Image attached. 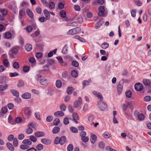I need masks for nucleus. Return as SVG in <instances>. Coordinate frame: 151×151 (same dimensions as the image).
<instances>
[{
	"label": "nucleus",
	"mask_w": 151,
	"mask_h": 151,
	"mask_svg": "<svg viewBox=\"0 0 151 151\" xmlns=\"http://www.w3.org/2000/svg\"><path fill=\"white\" fill-rule=\"evenodd\" d=\"M102 21L100 20L99 22L96 23L95 25V28L96 29L99 28L102 25Z\"/></svg>",
	"instance_id": "e433bc0d"
},
{
	"label": "nucleus",
	"mask_w": 151,
	"mask_h": 151,
	"mask_svg": "<svg viewBox=\"0 0 151 151\" xmlns=\"http://www.w3.org/2000/svg\"><path fill=\"white\" fill-rule=\"evenodd\" d=\"M40 83L42 85H45L47 84V80L46 78H43L40 80Z\"/></svg>",
	"instance_id": "f3484780"
},
{
	"label": "nucleus",
	"mask_w": 151,
	"mask_h": 151,
	"mask_svg": "<svg viewBox=\"0 0 151 151\" xmlns=\"http://www.w3.org/2000/svg\"><path fill=\"white\" fill-rule=\"evenodd\" d=\"M63 123L65 125H67L69 123V121L68 118L67 117H65L63 119Z\"/></svg>",
	"instance_id": "bf43d9fd"
},
{
	"label": "nucleus",
	"mask_w": 151,
	"mask_h": 151,
	"mask_svg": "<svg viewBox=\"0 0 151 151\" xmlns=\"http://www.w3.org/2000/svg\"><path fill=\"white\" fill-rule=\"evenodd\" d=\"M22 142L23 144L30 145L32 144V142L29 139H25L23 140Z\"/></svg>",
	"instance_id": "4c0bfd02"
},
{
	"label": "nucleus",
	"mask_w": 151,
	"mask_h": 151,
	"mask_svg": "<svg viewBox=\"0 0 151 151\" xmlns=\"http://www.w3.org/2000/svg\"><path fill=\"white\" fill-rule=\"evenodd\" d=\"M41 142L43 144L48 145L52 143V140L47 138H43L41 139Z\"/></svg>",
	"instance_id": "423d86ee"
},
{
	"label": "nucleus",
	"mask_w": 151,
	"mask_h": 151,
	"mask_svg": "<svg viewBox=\"0 0 151 151\" xmlns=\"http://www.w3.org/2000/svg\"><path fill=\"white\" fill-rule=\"evenodd\" d=\"M47 19H48L44 17H40L38 19L39 21L41 22H45L46 21Z\"/></svg>",
	"instance_id": "3c124183"
},
{
	"label": "nucleus",
	"mask_w": 151,
	"mask_h": 151,
	"mask_svg": "<svg viewBox=\"0 0 151 151\" xmlns=\"http://www.w3.org/2000/svg\"><path fill=\"white\" fill-rule=\"evenodd\" d=\"M60 122V121L59 119L58 118H57L53 120V124L54 125L56 126Z\"/></svg>",
	"instance_id": "09e8293b"
},
{
	"label": "nucleus",
	"mask_w": 151,
	"mask_h": 151,
	"mask_svg": "<svg viewBox=\"0 0 151 151\" xmlns=\"http://www.w3.org/2000/svg\"><path fill=\"white\" fill-rule=\"evenodd\" d=\"M60 140L59 137H57L55 139L54 143L56 145L60 144Z\"/></svg>",
	"instance_id": "864d4df0"
},
{
	"label": "nucleus",
	"mask_w": 151,
	"mask_h": 151,
	"mask_svg": "<svg viewBox=\"0 0 151 151\" xmlns=\"http://www.w3.org/2000/svg\"><path fill=\"white\" fill-rule=\"evenodd\" d=\"M91 81V79H89L88 81H84L83 83V89L84 87L89 85V83Z\"/></svg>",
	"instance_id": "72a5a7b5"
},
{
	"label": "nucleus",
	"mask_w": 151,
	"mask_h": 151,
	"mask_svg": "<svg viewBox=\"0 0 151 151\" xmlns=\"http://www.w3.org/2000/svg\"><path fill=\"white\" fill-rule=\"evenodd\" d=\"M68 35H74L76 34L75 30L74 29L69 30L67 32Z\"/></svg>",
	"instance_id": "58836bf2"
},
{
	"label": "nucleus",
	"mask_w": 151,
	"mask_h": 151,
	"mask_svg": "<svg viewBox=\"0 0 151 151\" xmlns=\"http://www.w3.org/2000/svg\"><path fill=\"white\" fill-rule=\"evenodd\" d=\"M29 138L31 141L33 142H35L37 140L36 137L33 135L30 136Z\"/></svg>",
	"instance_id": "8fccbe9b"
},
{
	"label": "nucleus",
	"mask_w": 151,
	"mask_h": 151,
	"mask_svg": "<svg viewBox=\"0 0 151 151\" xmlns=\"http://www.w3.org/2000/svg\"><path fill=\"white\" fill-rule=\"evenodd\" d=\"M60 128L58 127H54L52 130V132L53 134H56L58 133L60 131Z\"/></svg>",
	"instance_id": "a878e982"
},
{
	"label": "nucleus",
	"mask_w": 151,
	"mask_h": 151,
	"mask_svg": "<svg viewBox=\"0 0 151 151\" xmlns=\"http://www.w3.org/2000/svg\"><path fill=\"white\" fill-rule=\"evenodd\" d=\"M109 44L106 42H104L101 45V47L103 49H105L109 47Z\"/></svg>",
	"instance_id": "79ce46f5"
},
{
	"label": "nucleus",
	"mask_w": 151,
	"mask_h": 151,
	"mask_svg": "<svg viewBox=\"0 0 151 151\" xmlns=\"http://www.w3.org/2000/svg\"><path fill=\"white\" fill-rule=\"evenodd\" d=\"M151 100V97L150 96H145L144 98V100L146 102L150 101Z\"/></svg>",
	"instance_id": "338daca9"
},
{
	"label": "nucleus",
	"mask_w": 151,
	"mask_h": 151,
	"mask_svg": "<svg viewBox=\"0 0 151 151\" xmlns=\"http://www.w3.org/2000/svg\"><path fill=\"white\" fill-rule=\"evenodd\" d=\"M35 136L37 137H40L45 136V133L42 131H37L35 133Z\"/></svg>",
	"instance_id": "6e6552de"
},
{
	"label": "nucleus",
	"mask_w": 151,
	"mask_h": 151,
	"mask_svg": "<svg viewBox=\"0 0 151 151\" xmlns=\"http://www.w3.org/2000/svg\"><path fill=\"white\" fill-rule=\"evenodd\" d=\"M24 83V82L21 80L19 81L17 83V86L18 87L20 88L23 86Z\"/></svg>",
	"instance_id": "a18cd8bd"
},
{
	"label": "nucleus",
	"mask_w": 151,
	"mask_h": 151,
	"mask_svg": "<svg viewBox=\"0 0 151 151\" xmlns=\"http://www.w3.org/2000/svg\"><path fill=\"white\" fill-rule=\"evenodd\" d=\"M60 144L61 145H63L65 143L66 140V137L65 136H62L60 138Z\"/></svg>",
	"instance_id": "a211bd4d"
},
{
	"label": "nucleus",
	"mask_w": 151,
	"mask_h": 151,
	"mask_svg": "<svg viewBox=\"0 0 151 151\" xmlns=\"http://www.w3.org/2000/svg\"><path fill=\"white\" fill-rule=\"evenodd\" d=\"M70 129L71 132L73 133H76L78 132V129L76 128L71 127L70 128Z\"/></svg>",
	"instance_id": "f704fd0d"
},
{
	"label": "nucleus",
	"mask_w": 151,
	"mask_h": 151,
	"mask_svg": "<svg viewBox=\"0 0 151 151\" xmlns=\"http://www.w3.org/2000/svg\"><path fill=\"white\" fill-rule=\"evenodd\" d=\"M99 11L98 15L99 16L101 17L105 16V9L104 6H100L99 8Z\"/></svg>",
	"instance_id": "39448f33"
},
{
	"label": "nucleus",
	"mask_w": 151,
	"mask_h": 151,
	"mask_svg": "<svg viewBox=\"0 0 151 151\" xmlns=\"http://www.w3.org/2000/svg\"><path fill=\"white\" fill-rule=\"evenodd\" d=\"M11 92L13 96H16V97H19V93L16 90L14 89H12L11 90Z\"/></svg>",
	"instance_id": "5701e85b"
},
{
	"label": "nucleus",
	"mask_w": 151,
	"mask_h": 151,
	"mask_svg": "<svg viewBox=\"0 0 151 151\" xmlns=\"http://www.w3.org/2000/svg\"><path fill=\"white\" fill-rule=\"evenodd\" d=\"M74 90V88L72 87L69 86L67 88L66 93L68 94H70L72 91Z\"/></svg>",
	"instance_id": "412c9836"
},
{
	"label": "nucleus",
	"mask_w": 151,
	"mask_h": 151,
	"mask_svg": "<svg viewBox=\"0 0 151 151\" xmlns=\"http://www.w3.org/2000/svg\"><path fill=\"white\" fill-rule=\"evenodd\" d=\"M56 85L58 88H60L62 86L61 81L60 80H57L56 82Z\"/></svg>",
	"instance_id": "7c9ffc66"
},
{
	"label": "nucleus",
	"mask_w": 151,
	"mask_h": 151,
	"mask_svg": "<svg viewBox=\"0 0 151 151\" xmlns=\"http://www.w3.org/2000/svg\"><path fill=\"white\" fill-rule=\"evenodd\" d=\"M126 96L128 98H130L132 96V93L131 91H127L125 93Z\"/></svg>",
	"instance_id": "4d7b16f0"
},
{
	"label": "nucleus",
	"mask_w": 151,
	"mask_h": 151,
	"mask_svg": "<svg viewBox=\"0 0 151 151\" xmlns=\"http://www.w3.org/2000/svg\"><path fill=\"white\" fill-rule=\"evenodd\" d=\"M57 58L58 59L59 63H60V65H62L65 66L67 65L66 63H64V64H63V60L61 56H59L57 57Z\"/></svg>",
	"instance_id": "b1692460"
},
{
	"label": "nucleus",
	"mask_w": 151,
	"mask_h": 151,
	"mask_svg": "<svg viewBox=\"0 0 151 151\" xmlns=\"http://www.w3.org/2000/svg\"><path fill=\"white\" fill-rule=\"evenodd\" d=\"M40 31L39 29H37L33 34H32L31 35L33 37H36L40 35Z\"/></svg>",
	"instance_id": "c9c22d12"
},
{
	"label": "nucleus",
	"mask_w": 151,
	"mask_h": 151,
	"mask_svg": "<svg viewBox=\"0 0 151 151\" xmlns=\"http://www.w3.org/2000/svg\"><path fill=\"white\" fill-rule=\"evenodd\" d=\"M81 100V97H79L78 98V100H76L74 103V107L76 108H78L79 110L81 109V105L82 104Z\"/></svg>",
	"instance_id": "7ed1b4c3"
},
{
	"label": "nucleus",
	"mask_w": 151,
	"mask_h": 151,
	"mask_svg": "<svg viewBox=\"0 0 151 151\" xmlns=\"http://www.w3.org/2000/svg\"><path fill=\"white\" fill-rule=\"evenodd\" d=\"M97 140V136L94 134L91 135L90 141L92 144H94Z\"/></svg>",
	"instance_id": "ddd939ff"
},
{
	"label": "nucleus",
	"mask_w": 151,
	"mask_h": 151,
	"mask_svg": "<svg viewBox=\"0 0 151 151\" xmlns=\"http://www.w3.org/2000/svg\"><path fill=\"white\" fill-rule=\"evenodd\" d=\"M71 74L72 76L75 78L77 77L78 75L77 71L75 70H73L71 71Z\"/></svg>",
	"instance_id": "bb28decb"
},
{
	"label": "nucleus",
	"mask_w": 151,
	"mask_h": 151,
	"mask_svg": "<svg viewBox=\"0 0 151 151\" xmlns=\"http://www.w3.org/2000/svg\"><path fill=\"white\" fill-rule=\"evenodd\" d=\"M8 86L7 85H0V91H3L7 89Z\"/></svg>",
	"instance_id": "a19ab883"
},
{
	"label": "nucleus",
	"mask_w": 151,
	"mask_h": 151,
	"mask_svg": "<svg viewBox=\"0 0 151 151\" xmlns=\"http://www.w3.org/2000/svg\"><path fill=\"white\" fill-rule=\"evenodd\" d=\"M60 14L61 17L64 18L66 16V13L65 12L64 10H62L60 12Z\"/></svg>",
	"instance_id": "69168bd1"
},
{
	"label": "nucleus",
	"mask_w": 151,
	"mask_h": 151,
	"mask_svg": "<svg viewBox=\"0 0 151 151\" xmlns=\"http://www.w3.org/2000/svg\"><path fill=\"white\" fill-rule=\"evenodd\" d=\"M36 148L38 151H41L43 148V145L41 144L37 145L36 146Z\"/></svg>",
	"instance_id": "ea45409f"
},
{
	"label": "nucleus",
	"mask_w": 151,
	"mask_h": 151,
	"mask_svg": "<svg viewBox=\"0 0 151 151\" xmlns=\"http://www.w3.org/2000/svg\"><path fill=\"white\" fill-rule=\"evenodd\" d=\"M67 150L68 151H72L73 150V145L69 144L68 146Z\"/></svg>",
	"instance_id": "052dcab7"
},
{
	"label": "nucleus",
	"mask_w": 151,
	"mask_h": 151,
	"mask_svg": "<svg viewBox=\"0 0 151 151\" xmlns=\"http://www.w3.org/2000/svg\"><path fill=\"white\" fill-rule=\"evenodd\" d=\"M6 81V78L4 76H0V83H5Z\"/></svg>",
	"instance_id": "c85d7f7f"
},
{
	"label": "nucleus",
	"mask_w": 151,
	"mask_h": 151,
	"mask_svg": "<svg viewBox=\"0 0 151 151\" xmlns=\"http://www.w3.org/2000/svg\"><path fill=\"white\" fill-rule=\"evenodd\" d=\"M66 26H70L74 27H77L78 25V23L76 22H69L67 23L66 24Z\"/></svg>",
	"instance_id": "4468645a"
},
{
	"label": "nucleus",
	"mask_w": 151,
	"mask_h": 151,
	"mask_svg": "<svg viewBox=\"0 0 151 151\" xmlns=\"http://www.w3.org/2000/svg\"><path fill=\"white\" fill-rule=\"evenodd\" d=\"M25 48L27 51H30L32 49V45L29 43L25 45Z\"/></svg>",
	"instance_id": "2eb2a0df"
},
{
	"label": "nucleus",
	"mask_w": 151,
	"mask_h": 151,
	"mask_svg": "<svg viewBox=\"0 0 151 151\" xmlns=\"http://www.w3.org/2000/svg\"><path fill=\"white\" fill-rule=\"evenodd\" d=\"M31 111L28 109H26L24 111V113L26 115L29 116L31 115Z\"/></svg>",
	"instance_id": "37998d69"
},
{
	"label": "nucleus",
	"mask_w": 151,
	"mask_h": 151,
	"mask_svg": "<svg viewBox=\"0 0 151 151\" xmlns=\"http://www.w3.org/2000/svg\"><path fill=\"white\" fill-rule=\"evenodd\" d=\"M13 144L14 145L15 147H16L18 146V140H17V138H15L14 139Z\"/></svg>",
	"instance_id": "de8ad7c7"
},
{
	"label": "nucleus",
	"mask_w": 151,
	"mask_h": 151,
	"mask_svg": "<svg viewBox=\"0 0 151 151\" xmlns=\"http://www.w3.org/2000/svg\"><path fill=\"white\" fill-rule=\"evenodd\" d=\"M28 128L26 129V133L28 134H31L33 132L32 128H34V125L32 123H30L28 125Z\"/></svg>",
	"instance_id": "20e7f679"
},
{
	"label": "nucleus",
	"mask_w": 151,
	"mask_h": 151,
	"mask_svg": "<svg viewBox=\"0 0 151 151\" xmlns=\"http://www.w3.org/2000/svg\"><path fill=\"white\" fill-rule=\"evenodd\" d=\"M81 140L84 142H87L89 140V138L85 136L81 138Z\"/></svg>",
	"instance_id": "0e129e2a"
},
{
	"label": "nucleus",
	"mask_w": 151,
	"mask_h": 151,
	"mask_svg": "<svg viewBox=\"0 0 151 151\" xmlns=\"http://www.w3.org/2000/svg\"><path fill=\"white\" fill-rule=\"evenodd\" d=\"M22 98L24 99H29L31 97V95L30 93L26 92L23 94L22 95Z\"/></svg>",
	"instance_id": "9d476101"
},
{
	"label": "nucleus",
	"mask_w": 151,
	"mask_h": 151,
	"mask_svg": "<svg viewBox=\"0 0 151 151\" xmlns=\"http://www.w3.org/2000/svg\"><path fill=\"white\" fill-rule=\"evenodd\" d=\"M13 66L14 69H16L19 68V65L18 62H15L13 63Z\"/></svg>",
	"instance_id": "49530a36"
},
{
	"label": "nucleus",
	"mask_w": 151,
	"mask_h": 151,
	"mask_svg": "<svg viewBox=\"0 0 151 151\" xmlns=\"http://www.w3.org/2000/svg\"><path fill=\"white\" fill-rule=\"evenodd\" d=\"M23 29L25 30L27 32L30 33L32 31L33 29L31 26L28 25L26 27L24 28Z\"/></svg>",
	"instance_id": "393cba45"
},
{
	"label": "nucleus",
	"mask_w": 151,
	"mask_h": 151,
	"mask_svg": "<svg viewBox=\"0 0 151 151\" xmlns=\"http://www.w3.org/2000/svg\"><path fill=\"white\" fill-rule=\"evenodd\" d=\"M19 17L21 19H22V17H24L25 14V11L23 9H22L19 10Z\"/></svg>",
	"instance_id": "dca6fc26"
},
{
	"label": "nucleus",
	"mask_w": 151,
	"mask_h": 151,
	"mask_svg": "<svg viewBox=\"0 0 151 151\" xmlns=\"http://www.w3.org/2000/svg\"><path fill=\"white\" fill-rule=\"evenodd\" d=\"M72 65L74 67H77L79 65V63L77 61L74 60L72 62Z\"/></svg>",
	"instance_id": "603ef678"
},
{
	"label": "nucleus",
	"mask_w": 151,
	"mask_h": 151,
	"mask_svg": "<svg viewBox=\"0 0 151 151\" xmlns=\"http://www.w3.org/2000/svg\"><path fill=\"white\" fill-rule=\"evenodd\" d=\"M60 109L62 112L65 111L66 110V107L64 104H62L60 105Z\"/></svg>",
	"instance_id": "6e6d98bb"
},
{
	"label": "nucleus",
	"mask_w": 151,
	"mask_h": 151,
	"mask_svg": "<svg viewBox=\"0 0 151 151\" xmlns=\"http://www.w3.org/2000/svg\"><path fill=\"white\" fill-rule=\"evenodd\" d=\"M53 119V117L52 116H48L46 118V120L47 122H51Z\"/></svg>",
	"instance_id": "774afa93"
},
{
	"label": "nucleus",
	"mask_w": 151,
	"mask_h": 151,
	"mask_svg": "<svg viewBox=\"0 0 151 151\" xmlns=\"http://www.w3.org/2000/svg\"><path fill=\"white\" fill-rule=\"evenodd\" d=\"M18 49L16 47H13L11 49V50L10 51L13 53L16 54L18 52Z\"/></svg>",
	"instance_id": "5fc2aeb1"
},
{
	"label": "nucleus",
	"mask_w": 151,
	"mask_h": 151,
	"mask_svg": "<svg viewBox=\"0 0 151 151\" xmlns=\"http://www.w3.org/2000/svg\"><path fill=\"white\" fill-rule=\"evenodd\" d=\"M134 88L137 91H140L143 89V87L142 84L138 83L135 84Z\"/></svg>",
	"instance_id": "0eeeda50"
},
{
	"label": "nucleus",
	"mask_w": 151,
	"mask_h": 151,
	"mask_svg": "<svg viewBox=\"0 0 151 151\" xmlns=\"http://www.w3.org/2000/svg\"><path fill=\"white\" fill-rule=\"evenodd\" d=\"M54 115L56 117H62L64 116V114L61 111H58L54 114Z\"/></svg>",
	"instance_id": "9b49d317"
},
{
	"label": "nucleus",
	"mask_w": 151,
	"mask_h": 151,
	"mask_svg": "<svg viewBox=\"0 0 151 151\" xmlns=\"http://www.w3.org/2000/svg\"><path fill=\"white\" fill-rule=\"evenodd\" d=\"M93 93L94 95L96 96L100 100V101H103V97L101 93L94 91H93Z\"/></svg>",
	"instance_id": "1a4fd4ad"
},
{
	"label": "nucleus",
	"mask_w": 151,
	"mask_h": 151,
	"mask_svg": "<svg viewBox=\"0 0 151 151\" xmlns=\"http://www.w3.org/2000/svg\"><path fill=\"white\" fill-rule=\"evenodd\" d=\"M103 136L105 138L108 139L111 137V135L108 132H105L103 134Z\"/></svg>",
	"instance_id": "cd10ccee"
},
{
	"label": "nucleus",
	"mask_w": 151,
	"mask_h": 151,
	"mask_svg": "<svg viewBox=\"0 0 151 151\" xmlns=\"http://www.w3.org/2000/svg\"><path fill=\"white\" fill-rule=\"evenodd\" d=\"M3 64L6 68H8L9 66V63L7 59H5L3 61Z\"/></svg>",
	"instance_id": "4be33fe9"
},
{
	"label": "nucleus",
	"mask_w": 151,
	"mask_h": 151,
	"mask_svg": "<svg viewBox=\"0 0 151 151\" xmlns=\"http://www.w3.org/2000/svg\"><path fill=\"white\" fill-rule=\"evenodd\" d=\"M5 36L6 39H9L11 37L12 34L10 32H7L5 33Z\"/></svg>",
	"instance_id": "680f3d73"
},
{
	"label": "nucleus",
	"mask_w": 151,
	"mask_h": 151,
	"mask_svg": "<svg viewBox=\"0 0 151 151\" xmlns=\"http://www.w3.org/2000/svg\"><path fill=\"white\" fill-rule=\"evenodd\" d=\"M26 12L27 15L29 17L32 19L33 18L34 14L31 9H27L26 10Z\"/></svg>",
	"instance_id": "f8f14e48"
},
{
	"label": "nucleus",
	"mask_w": 151,
	"mask_h": 151,
	"mask_svg": "<svg viewBox=\"0 0 151 151\" xmlns=\"http://www.w3.org/2000/svg\"><path fill=\"white\" fill-rule=\"evenodd\" d=\"M97 105L100 110L101 111H106L108 110L107 104L105 102L103 101H98Z\"/></svg>",
	"instance_id": "f257e3e1"
},
{
	"label": "nucleus",
	"mask_w": 151,
	"mask_h": 151,
	"mask_svg": "<svg viewBox=\"0 0 151 151\" xmlns=\"http://www.w3.org/2000/svg\"><path fill=\"white\" fill-rule=\"evenodd\" d=\"M73 119H79V116L77 113H74L72 114Z\"/></svg>",
	"instance_id": "c03bdc74"
},
{
	"label": "nucleus",
	"mask_w": 151,
	"mask_h": 151,
	"mask_svg": "<svg viewBox=\"0 0 151 151\" xmlns=\"http://www.w3.org/2000/svg\"><path fill=\"white\" fill-rule=\"evenodd\" d=\"M143 83L146 86H149L150 85V82L149 79H145L143 80Z\"/></svg>",
	"instance_id": "2f4dec72"
},
{
	"label": "nucleus",
	"mask_w": 151,
	"mask_h": 151,
	"mask_svg": "<svg viewBox=\"0 0 151 151\" xmlns=\"http://www.w3.org/2000/svg\"><path fill=\"white\" fill-rule=\"evenodd\" d=\"M6 146L7 148L10 150L13 151L14 150V148L13 145L10 142H7L6 143Z\"/></svg>",
	"instance_id": "6ab92c4d"
},
{
	"label": "nucleus",
	"mask_w": 151,
	"mask_h": 151,
	"mask_svg": "<svg viewBox=\"0 0 151 151\" xmlns=\"http://www.w3.org/2000/svg\"><path fill=\"white\" fill-rule=\"evenodd\" d=\"M124 82V80L122 79L119 82V84L117 86V92L118 94L120 95L122 93L123 88V84Z\"/></svg>",
	"instance_id": "f03ea898"
},
{
	"label": "nucleus",
	"mask_w": 151,
	"mask_h": 151,
	"mask_svg": "<svg viewBox=\"0 0 151 151\" xmlns=\"http://www.w3.org/2000/svg\"><path fill=\"white\" fill-rule=\"evenodd\" d=\"M44 15L48 19H50V14L49 11L46 9H45L44 10Z\"/></svg>",
	"instance_id": "aec40b11"
},
{
	"label": "nucleus",
	"mask_w": 151,
	"mask_h": 151,
	"mask_svg": "<svg viewBox=\"0 0 151 151\" xmlns=\"http://www.w3.org/2000/svg\"><path fill=\"white\" fill-rule=\"evenodd\" d=\"M74 38L79 40L81 42H85L86 41L83 38L80 37L78 36H75L74 37Z\"/></svg>",
	"instance_id": "473e14b6"
},
{
	"label": "nucleus",
	"mask_w": 151,
	"mask_h": 151,
	"mask_svg": "<svg viewBox=\"0 0 151 151\" xmlns=\"http://www.w3.org/2000/svg\"><path fill=\"white\" fill-rule=\"evenodd\" d=\"M124 115L125 116L126 118L128 119H131L132 116V115L130 114H129L126 112L124 113Z\"/></svg>",
	"instance_id": "e2e57ef3"
},
{
	"label": "nucleus",
	"mask_w": 151,
	"mask_h": 151,
	"mask_svg": "<svg viewBox=\"0 0 151 151\" xmlns=\"http://www.w3.org/2000/svg\"><path fill=\"white\" fill-rule=\"evenodd\" d=\"M138 118L139 120L142 121L144 119L145 116L142 114H140L138 116Z\"/></svg>",
	"instance_id": "13d9d810"
},
{
	"label": "nucleus",
	"mask_w": 151,
	"mask_h": 151,
	"mask_svg": "<svg viewBox=\"0 0 151 151\" xmlns=\"http://www.w3.org/2000/svg\"><path fill=\"white\" fill-rule=\"evenodd\" d=\"M68 52V47L67 45H65L63 47L62 51V52L64 54L67 53Z\"/></svg>",
	"instance_id": "c756f323"
}]
</instances>
